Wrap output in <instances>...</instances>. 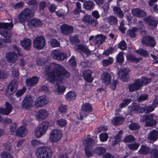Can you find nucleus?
Returning a JSON list of instances; mask_svg holds the SVG:
<instances>
[{
    "label": "nucleus",
    "mask_w": 158,
    "mask_h": 158,
    "mask_svg": "<svg viewBox=\"0 0 158 158\" xmlns=\"http://www.w3.org/2000/svg\"><path fill=\"white\" fill-rule=\"evenodd\" d=\"M24 5V3L23 2H21L16 4H13L12 6L15 9H19L22 8Z\"/></svg>",
    "instance_id": "obj_54"
},
{
    "label": "nucleus",
    "mask_w": 158,
    "mask_h": 158,
    "mask_svg": "<svg viewBox=\"0 0 158 158\" xmlns=\"http://www.w3.org/2000/svg\"><path fill=\"white\" fill-rule=\"evenodd\" d=\"M113 10L114 12H116V15L120 18H122L124 16V14L121 10L119 7L117 6L113 7Z\"/></svg>",
    "instance_id": "obj_37"
},
{
    "label": "nucleus",
    "mask_w": 158,
    "mask_h": 158,
    "mask_svg": "<svg viewBox=\"0 0 158 158\" xmlns=\"http://www.w3.org/2000/svg\"><path fill=\"white\" fill-rule=\"evenodd\" d=\"M84 143L86 145L85 147L91 148V146L94 144V141L92 139L88 138L85 140Z\"/></svg>",
    "instance_id": "obj_49"
},
{
    "label": "nucleus",
    "mask_w": 158,
    "mask_h": 158,
    "mask_svg": "<svg viewBox=\"0 0 158 158\" xmlns=\"http://www.w3.org/2000/svg\"><path fill=\"white\" fill-rule=\"evenodd\" d=\"M34 12L28 8H26L20 13L18 16L19 21L21 23L28 21L34 16Z\"/></svg>",
    "instance_id": "obj_3"
},
{
    "label": "nucleus",
    "mask_w": 158,
    "mask_h": 158,
    "mask_svg": "<svg viewBox=\"0 0 158 158\" xmlns=\"http://www.w3.org/2000/svg\"><path fill=\"white\" fill-rule=\"evenodd\" d=\"M113 59L112 57H109L107 59L103 60L102 61V65L106 67L112 64L113 62Z\"/></svg>",
    "instance_id": "obj_45"
},
{
    "label": "nucleus",
    "mask_w": 158,
    "mask_h": 158,
    "mask_svg": "<svg viewBox=\"0 0 158 158\" xmlns=\"http://www.w3.org/2000/svg\"><path fill=\"white\" fill-rule=\"evenodd\" d=\"M28 131L25 127L21 126L19 127L15 131V135L20 137H24L27 133Z\"/></svg>",
    "instance_id": "obj_20"
},
{
    "label": "nucleus",
    "mask_w": 158,
    "mask_h": 158,
    "mask_svg": "<svg viewBox=\"0 0 158 158\" xmlns=\"http://www.w3.org/2000/svg\"><path fill=\"white\" fill-rule=\"evenodd\" d=\"M129 108L131 111H134L137 113H143L144 112L143 107L140 106L139 104L131 106Z\"/></svg>",
    "instance_id": "obj_27"
},
{
    "label": "nucleus",
    "mask_w": 158,
    "mask_h": 158,
    "mask_svg": "<svg viewBox=\"0 0 158 158\" xmlns=\"http://www.w3.org/2000/svg\"><path fill=\"white\" fill-rule=\"evenodd\" d=\"M150 151V149L149 147L145 145H142L138 152L140 154L147 155L149 153Z\"/></svg>",
    "instance_id": "obj_31"
},
{
    "label": "nucleus",
    "mask_w": 158,
    "mask_h": 158,
    "mask_svg": "<svg viewBox=\"0 0 158 158\" xmlns=\"http://www.w3.org/2000/svg\"><path fill=\"white\" fill-rule=\"evenodd\" d=\"M156 116L153 114H150L148 115H143L140 118V122H145L146 127H152L156 125L157 121L155 119Z\"/></svg>",
    "instance_id": "obj_2"
},
{
    "label": "nucleus",
    "mask_w": 158,
    "mask_h": 158,
    "mask_svg": "<svg viewBox=\"0 0 158 158\" xmlns=\"http://www.w3.org/2000/svg\"><path fill=\"white\" fill-rule=\"evenodd\" d=\"M12 105L8 102L5 103V107H0V114L4 115L9 114L13 109Z\"/></svg>",
    "instance_id": "obj_16"
},
{
    "label": "nucleus",
    "mask_w": 158,
    "mask_h": 158,
    "mask_svg": "<svg viewBox=\"0 0 158 158\" xmlns=\"http://www.w3.org/2000/svg\"><path fill=\"white\" fill-rule=\"evenodd\" d=\"M85 155L87 157L93 156V150L91 148L85 147Z\"/></svg>",
    "instance_id": "obj_48"
},
{
    "label": "nucleus",
    "mask_w": 158,
    "mask_h": 158,
    "mask_svg": "<svg viewBox=\"0 0 158 158\" xmlns=\"http://www.w3.org/2000/svg\"><path fill=\"white\" fill-rule=\"evenodd\" d=\"M51 71L48 74V77L51 82L58 80L62 81L64 80V77L69 78L70 74L64 67L62 65L51 63L49 65H46L44 68V71Z\"/></svg>",
    "instance_id": "obj_1"
},
{
    "label": "nucleus",
    "mask_w": 158,
    "mask_h": 158,
    "mask_svg": "<svg viewBox=\"0 0 158 158\" xmlns=\"http://www.w3.org/2000/svg\"><path fill=\"white\" fill-rule=\"evenodd\" d=\"M131 102V99H125L123 101V102L119 105V106L121 108L123 107L127 106Z\"/></svg>",
    "instance_id": "obj_53"
},
{
    "label": "nucleus",
    "mask_w": 158,
    "mask_h": 158,
    "mask_svg": "<svg viewBox=\"0 0 158 158\" xmlns=\"http://www.w3.org/2000/svg\"><path fill=\"white\" fill-rule=\"evenodd\" d=\"M127 60L132 62H138L142 60V58H136L134 55L132 54L127 55Z\"/></svg>",
    "instance_id": "obj_39"
},
{
    "label": "nucleus",
    "mask_w": 158,
    "mask_h": 158,
    "mask_svg": "<svg viewBox=\"0 0 158 158\" xmlns=\"http://www.w3.org/2000/svg\"><path fill=\"white\" fill-rule=\"evenodd\" d=\"M48 123L47 121H44L40 125L35 131V135L36 138H40L44 134L47 129Z\"/></svg>",
    "instance_id": "obj_6"
},
{
    "label": "nucleus",
    "mask_w": 158,
    "mask_h": 158,
    "mask_svg": "<svg viewBox=\"0 0 158 158\" xmlns=\"http://www.w3.org/2000/svg\"><path fill=\"white\" fill-rule=\"evenodd\" d=\"M143 82L140 79H135L133 84L128 86L129 89H139L143 86Z\"/></svg>",
    "instance_id": "obj_22"
},
{
    "label": "nucleus",
    "mask_w": 158,
    "mask_h": 158,
    "mask_svg": "<svg viewBox=\"0 0 158 158\" xmlns=\"http://www.w3.org/2000/svg\"><path fill=\"white\" fill-rule=\"evenodd\" d=\"M92 111V107L89 103H86L82 104L81 111L80 113V118H79L82 120L83 118L87 116V113L91 112Z\"/></svg>",
    "instance_id": "obj_9"
},
{
    "label": "nucleus",
    "mask_w": 158,
    "mask_h": 158,
    "mask_svg": "<svg viewBox=\"0 0 158 158\" xmlns=\"http://www.w3.org/2000/svg\"><path fill=\"white\" fill-rule=\"evenodd\" d=\"M33 44L35 48L39 50H41L45 45V39L43 36L37 37L33 41Z\"/></svg>",
    "instance_id": "obj_7"
},
{
    "label": "nucleus",
    "mask_w": 158,
    "mask_h": 158,
    "mask_svg": "<svg viewBox=\"0 0 158 158\" xmlns=\"http://www.w3.org/2000/svg\"><path fill=\"white\" fill-rule=\"evenodd\" d=\"M39 78L37 76H34L31 78L27 79L26 80V85L29 87H32L37 84Z\"/></svg>",
    "instance_id": "obj_23"
},
{
    "label": "nucleus",
    "mask_w": 158,
    "mask_h": 158,
    "mask_svg": "<svg viewBox=\"0 0 158 158\" xmlns=\"http://www.w3.org/2000/svg\"><path fill=\"white\" fill-rule=\"evenodd\" d=\"M155 108L152 106H145L143 107L144 112L147 113H149L153 111Z\"/></svg>",
    "instance_id": "obj_58"
},
{
    "label": "nucleus",
    "mask_w": 158,
    "mask_h": 158,
    "mask_svg": "<svg viewBox=\"0 0 158 158\" xmlns=\"http://www.w3.org/2000/svg\"><path fill=\"white\" fill-rule=\"evenodd\" d=\"M129 71L130 70L129 69L125 68H121L118 71V76L123 81H126L129 78L128 73Z\"/></svg>",
    "instance_id": "obj_14"
},
{
    "label": "nucleus",
    "mask_w": 158,
    "mask_h": 158,
    "mask_svg": "<svg viewBox=\"0 0 158 158\" xmlns=\"http://www.w3.org/2000/svg\"><path fill=\"white\" fill-rule=\"evenodd\" d=\"M106 151V149L102 147H97L95 150V152L100 155H103Z\"/></svg>",
    "instance_id": "obj_44"
},
{
    "label": "nucleus",
    "mask_w": 158,
    "mask_h": 158,
    "mask_svg": "<svg viewBox=\"0 0 158 158\" xmlns=\"http://www.w3.org/2000/svg\"><path fill=\"white\" fill-rule=\"evenodd\" d=\"M33 102L32 97L31 95L26 96L22 101V106L23 108L28 109L31 108Z\"/></svg>",
    "instance_id": "obj_10"
},
{
    "label": "nucleus",
    "mask_w": 158,
    "mask_h": 158,
    "mask_svg": "<svg viewBox=\"0 0 158 158\" xmlns=\"http://www.w3.org/2000/svg\"><path fill=\"white\" fill-rule=\"evenodd\" d=\"M26 89H18L15 91V95L17 97L22 96L25 92Z\"/></svg>",
    "instance_id": "obj_59"
},
{
    "label": "nucleus",
    "mask_w": 158,
    "mask_h": 158,
    "mask_svg": "<svg viewBox=\"0 0 158 158\" xmlns=\"http://www.w3.org/2000/svg\"><path fill=\"white\" fill-rule=\"evenodd\" d=\"M124 119L123 118L118 117H115L111 121L112 124L114 125H118L121 124L124 121Z\"/></svg>",
    "instance_id": "obj_33"
},
{
    "label": "nucleus",
    "mask_w": 158,
    "mask_h": 158,
    "mask_svg": "<svg viewBox=\"0 0 158 158\" xmlns=\"http://www.w3.org/2000/svg\"><path fill=\"white\" fill-rule=\"evenodd\" d=\"M147 94H142L140 95L137 98V101L139 102L147 100L148 98Z\"/></svg>",
    "instance_id": "obj_56"
},
{
    "label": "nucleus",
    "mask_w": 158,
    "mask_h": 158,
    "mask_svg": "<svg viewBox=\"0 0 158 158\" xmlns=\"http://www.w3.org/2000/svg\"><path fill=\"white\" fill-rule=\"evenodd\" d=\"M2 158H13L12 156L8 152H4L1 153Z\"/></svg>",
    "instance_id": "obj_63"
},
{
    "label": "nucleus",
    "mask_w": 158,
    "mask_h": 158,
    "mask_svg": "<svg viewBox=\"0 0 158 158\" xmlns=\"http://www.w3.org/2000/svg\"><path fill=\"white\" fill-rule=\"evenodd\" d=\"M82 21L85 23L90 25L93 27H95L98 24V21L92 18L90 15H86L82 19Z\"/></svg>",
    "instance_id": "obj_13"
},
{
    "label": "nucleus",
    "mask_w": 158,
    "mask_h": 158,
    "mask_svg": "<svg viewBox=\"0 0 158 158\" xmlns=\"http://www.w3.org/2000/svg\"><path fill=\"white\" fill-rule=\"evenodd\" d=\"M129 127L130 129L132 130H137L140 128V125L136 123H131Z\"/></svg>",
    "instance_id": "obj_51"
},
{
    "label": "nucleus",
    "mask_w": 158,
    "mask_h": 158,
    "mask_svg": "<svg viewBox=\"0 0 158 158\" xmlns=\"http://www.w3.org/2000/svg\"><path fill=\"white\" fill-rule=\"evenodd\" d=\"M84 77L87 82H90L93 80V78L91 77V73L90 70H84L83 72Z\"/></svg>",
    "instance_id": "obj_30"
},
{
    "label": "nucleus",
    "mask_w": 158,
    "mask_h": 158,
    "mask_svg": "<svg viewBox=\"0 0 158 158\" xmlns=\"http://www.w3.org/2000/svg\"><path fill=\"white\" fill-rule=\"evenodd\" d=\"M48 113L44 109L39 110L36 115V117L38 119L42 120L45 119L48 116Z\"/></svg>",
    "instance_id": "obj_24"
},
{
    "label": "nucleus",
    "mask_w": 158,
    "mask_h": 158,
    "mask_svg": "<svg viewBox=\"0 0 158 158\" xmlns=\"http://www.w3.org/2000/svg\"><path fill=\"white\" fill-rule=\"evenodd\" d=\"M135 52L140 55L143 56L148 57L149 56V53L148 52L142 48H139L136 50Z\"/></svg>",
    "instance_id": "obj_41"
},
{
    "label": "nucleus",
    "mask_w": 158,
    "mask_h": 158,
    "mask_svg": "<svg viewBox=\"0 0 158 158\" xmlns=\"http://www.w3.org/2000/svg\"><path fill=\"white\" fill-rule=\"evenodd\" d=\"M101 78L103 83L106 85H108L110 84L111 81V76L108 73H104L102 75Z\"/></svg>",
    "instance_id": "obj_28"
},
{
    "label": "nucleus",
    "mask_w": 158,
    "mask_h": 158,
    "mask_svg": "<svg viewBox=\"0 0 158 158\" xmlns=\"http://www.w3.org/2000/svg\"><path fill=\"white\" fill-rule=\"evenodd\" d=\"M6 56L7 59L12 63L15 62L18 59L16 54L14 52L7 53L6 54Z\"/></svg>",
    "instance_id": "obj_25"
},
{
    "label": "nucleus",
    "mask_w": 158,
    "mask_h": 158,
    "mask_svg": "<svg viewBox=\"0 0 158 158\" xmlns=\"http://www.w3.org/2000/svg\"><path fill=\"white\" fill-rule=\"evenodd\" d=\"M100 139L102 142H105L107 140L108 138V135L106 133H102L100 135Z\"/></svg>",
    "instance_id": "obj_62"
},
{
    "label": "nucleus",
    "mask_w": 158,
    "mask_h": 158,
    "mask_svg": "<svg viewBox=\"0 0 158 158\" xmlns=\"http://www.w3.org/2000/svg\"><path fill=\"white\" fill-rule=\"evenodd\" d=\"M13 27V24L12 22L9 23H0L1 34L5 37L9 38L11 36L10 30Z\"/></svg>",
    "instance_id": "obj_4"
},
{
    "label": "nucleus",
    "mask_w": 158,
    "mask_h": 158,
    "mask_svg": "<svg viewBox=\"0 0 158 158\" xmlns=\"http://www.w3.org/2000/svg\"><path fill=\"white\" fill-rule=\"evenodd\" d=\"M62 136V132L59 129H54L50 134V139L53 142L59 141Z\"/></svg>",
    "instance_id": "obj_11"
},
{
    "label": "nucleus",
    "mask_w": 158,
    "mask_h": 158,
    "mask_svg": "<svg viewBox=\"0 0 158 158\" xmlns=\"http://www.w3.org/2000/svg\"><path fill=\"white\" fill-rule=\"evenodd\" d=\"M30 25L32 26L37 27L42 24L41 21L39 19H31L29 23Z\"/></svg>",
    "instance_id": "obj_34"
},
{
    "label": "nucleus",
    "mask_w": 158,
    "mask_h": 158,
    "mask_svg": "<svg viewBox=\"0 0 158 158\" xmlns=\"http://www.w3.org/2000/svg\"><path fill=\"white\" fill-rule=\"evenodd\" d=\"M143 21L148 25L150 29H153L157 27L158 23L157 20L151 16H149L144 19Z\"/></svg>",
    "instance_id": "obj_12"
},
{
    "label": "nucleus",
    "mask_w": 158,
    "mask_h": 158,
    "mask_svg": "<svg viewBox=\"0 0 158 158\" xmlns=\"http://www.w3.org/2000/svg\"><path fill=\"white\" fill-rule=\"evenodd\" d=\"M151 158H158V149L155 148L152 149L151 154Z\"/></svg>",
    "instance_id": "obj_55"
},
{
    "label": "nucleus",
    "mask_w": 158,
    "mask_h": 158,
    "mask_svg": "<svg viewBox=\"0 0 158 158\" xmlns=\"http://www.w3.org/2000/svg\"><path fill=\"white\" fill-rule=\"evenodd\" d=\"M143 45L154 47L156 45V42L154 38L150 35H146L143 36L141 40Z\"/></svg>",
    "instance_id": "obj_8"
},
{
    "label": "nucleus",
    "mask_w": 158,
    "mask_h": 158,
    "mask_svg": "<svg viewBox=\"0 0 158 158\" xmlns=\"http://www.w3.org/2000/svg\"><path fill=\"white\" fill-rule=\"evenodd\" d=\"M158 138V131L155 130H153L148 134V140L155 141Z\"/></svg>",
    "instance_id": "obj_26"
},
{
    "label": "nucleus",
    "mask_w": 158,
    "mask_h": 158,
    "mask_svg": "<svg viewBox=\"0 0 158 158\" xmlns=\"http://www.w3.org/2000/svg\"><path fill=\"white\" fill-rule=\"evenodd\" d=\"M20 44L22 47L26 50H30L31 48V41L27 38H24L23 40L21 41Z\"/></svg>",
    "instance_id": "obj_21"
},
{
    "label": "nucleus",
    "mask_w": 158,
    "mask_h": 158,
    "mask_svg": "<svg viewBox=\"0 0 158 158\" xmlns=\"http://www.w3.org/2000/svg\"><path fill=\"white\" fill-rule=\"evenodd\" d=\"M67 106L64 105H62L58 107L59 111L61 113H65L68 110Z\"/></svg>",
    "instance_id": "obj_61"
},
{
    "label": "nucleus",
    "mask_w": 158,
    "mask_h": 158,
    "mask_svg": "<svg viewBox=\"0 0 158 158\" xmlns=\"http://www.w3.org/2000/svg\"><path fill=\"white\" fill-rule=\"evenodd\" d=\"M56 122L57 124L61 127H64L67 125V120L64 118L59 119Z\"/></svg>",
    "instance_id": "obj_47"
},
{
    "label": "nucleus",
    "mask_w": 158,
    "mask_h": 158,
    "mask_svg": "<svg viewBox=\"0 0 158 158\" xmlns=\"http://www.w3.org/2000/svg\"><path fill=\"white\" fill-rule=\"evenodd\" d=\"M139 145V143H133L128 144L127 145V147L130 150H135L138 148Z\"/></svg>",
    "instance_id": "obj_52"
},
{
    "label": "nucleus",
    "mask_w": 158,
    "mask_h": 158,
    "mask_svg": "<svg viewBox=\"0 0 158 158\" xmlns=\"http://www.w3.org/2000/svg\"><path fill=\"white\" fill-rule=\"evenodd\" d=\"M37 156L42 158H50L52 156L50 148L47 146H42L37 148L35 152Z\"/></svg>",
    "instance_id": "obj_5"
},
{
    "label": "nucleus",
    "mask_w": 158,
    "mask_h": 158,
    "mask_svg": "<svg viewBox=\"0 0 158 158\" xmlns=\"http://www.w3.org/2000/svg\"><path fill=\"white\" fill-rule=\"evenodd\" d=\"M123 52H120L117 55L116 60L118 63H121L124 61V58L123 57Z\"/></svg>",
    "instance_id": "obj_50"
},
{
    "label": "nucleus",
    "mask_w": 158,
    "mask_h": 158,
    "mask_svg": "<svg viewBox=\"0 0 158 158\" xmlns=\"http://www.w3.org/2000/svg\"><path fill=\"white\" fill-rule=\"evenodd\" d=\"M106 39V37L105 36L102 34L98 35L95 36V40L96 41L95 44L100 45L105 42Z\"/></svg>",
    "instance_id": "obj_29"
},
{
    "label": "nucleus",
    "mask_w": 158,
    "mask_h": 158,
    "mask_svg": "<svg viewBox=\"0 0 158 158\" xmlns=\"http://www.w3.org/2000/svg\"><path fill=\"white\" fill-rule=\"evenodd\" d=\"M131 12L134 16L139 18H143L147 15L145 11L139 8L132 9Z\"/></svg>",
    "instance_id": "obj_18"
},
{
    "label": "nucleus",
    "mask_w": 158,
    "mask_h": 158,
    "mask_svg": "<svg viewBox=\"0 0 158 158\" xmlns=\"http://www.w3.org/2000/svg\"><path fill=\"white\" fill-rule=\"evenodd\" d=\"M83 6L85 9L89 10L93 8L94 6V3L93 1H88L84 2Z\"/></svg>",
    "instance_id": "obj_35"
},
{
    "label": "nucleus",
    "mask_w": 158,
    "mask_h": 158,
    "mask_svg": "<svg viewBox=\"0 0 158 158\" xmlns=\"http://www.w3.org/2000/svg\"><path fill=\"white\" fill-rule=\"evenodd\" d=\"M18 86V81L15 80H13L7 86V89H16Z\"/></svg>",
    "instance_id": "obj_42"
},
{
    "label": "nucleus",
    "mask_w": 158,
    "mask_h": 158,
    "mask_svg": "<svg viewBox=\"0 0 158 158\" xmlns=\"http://www.w3.org/2000/svg\"><path fill=\"white\" fill-rule=\"evenodd\" d=\"M60 53L61 52L59 50H54L51 53L52 58L53 59L57 60L61 59V58L59 57Z\"/></svg>",
    "instance_id": "obj_43"
},
{
    "label": "nucleus",
    "mask_w": 158,
    "mask_h": 158,
    "mask_svg": "<svg viewBox=\"0 0 158 158\" xmlns=\"http://www.w3.org/2000/svg\"><path fill=\"white\" fill-rule=\"evenodd\" d=\"M118 47L122 50H124L126 49L127 45L125 41L123 40L121 41L118 45Z\"/></svg>",
    "instance_id": "obj_64"
},
{
    "label": "nucleus",
    "mask_w": 158,
    "mask_h": 158,
    "mask_svg": "<svg viewBox=\"0 0 158 158\" xmlns=\"http://www.w3.org/2000/svg\"><path fill=\"white\" fill-rule=\"evenodd\" d=\"M76 98V95L75 92L72 91L69 92L67 94L65 97V98L66 99L69 100H75Z\"/></svg>",
    "instance_id": "obj_40"
},
{
    "label": "nucleus",
    "mask_w": 158,
    "mask_h": 158,
    "mask_svg": "<svg viewBox=\"0 0 158 158\" xmlns=\"http://www.w3.org/2000/svg\"><path fill=\"white\" fill-rule=\"evenodd\" d=\"M107 19L108 23L110 25H115L118 23L117 18L113 15L110 16Z\"/></svg>",
    "instance_id": "obj_36"
},
{
    "label": "nucleus",
    "mask_w": 158,
    "mask_h": 158,
    "mask_svg": "<svg viewBox=\"0 0 158 158\" xmlns=\"http://www.w3.org/2000/svg\"><path fill=\"white\" fill-rule=\"evenodd\" d=\"M73 30V26L66 24H63L60 27V31L61 33L65 35H68L72 33Z\"/></svg>",
    "instance_id": "obj_15"
},
{
    "label": "nucleus",
    "mask_w": 158,
    "mask_h": 158,
    "mask_svg": "<svg viewBox=\"0 0 158 158\" xmlns=\"http://www.w3.org/2000/svg\"><path fill=\"white\" fill-rule=\"evenodd\" d=\"M138 29L136 27H134L131 29L128 30L127 34L128 36L132 38H135L136 36L135 32L138 31Z\"/></svg>",
    "instance_id": "obj_38"
},
{
    "label": "nucleus",
    "mask_w": 158,
    "mask_h": 158,
    "mask_svg": "<svg viewBox=\"0 0 158 158\" xmlns=\"http://www.w3.org/2000/svg\"><path fill=\"white\" fill-rule=\"evenodd\" d=\"M123 133L122 130H120L118 131V134H117L114 137L112 141V145L113 146H114L117 143L120 141L122 137V135Z\"/></svg>",
    "instance_id": "obj_32"
},
{
    "label": "nucleus",
    "mask_w": 158,
    "mask_h": 158,
    "mask_svg": "<svg viewBox=\"0 0 158 158\" xmlns=\"http://www.w3.org/2000/svg\"><path fill=\"white\" fill-rule=\"evenodd\" d=\"M50 45L53 47H58L60 45V42L55 39H52L50 41Z\"/></svg>",
    "instance_id": "obj_57"
},
{
    "label": "nucleus",
    "mask_w": 158,
    "mask_h": 158,
    "mask_svg": "<svg viewBox=\"0 0 158 158\" xmlns=\"http://www.w3.org/2000/svg\"><path fill=\"white\" fill-rule=\"evenodd\" d=\"M135 140V138L131 135L126 136L123 139V141L126 143L133 142Z\"/></svg>",
    "instance_id": "obj_46"
},
{
    "label": "nucleus",
    "mask_w": 158,
    "mask_h": 158,
    "mask_svg": "<svg viewBox=\"0 0 158 158\" xmlns=\"http://www.w3.org/2000/svg\"><path fill=\"white\" fill-rule=\"evenodd\" d=\"M77 50L81 51L84 52L87 56H90L91 54V52L94 50V49L90 50L86 46L82 45H77ZM79 52H81L80 51Z\"/></svg>",
    "instance_id": "obj_19"
},
{
    "label": "nucleus",
    "mask_w": 158,
    "mask_h": 158,
    "mask_svg": "<svg viewBox=\"0 0 158 158\" xmlns=\"http://www.w3.org/2000/svg\"><path fill=\"white\" fill-rule=\"evenodd\" d=\"M48 103V99L45 96L39 97L36 100L35 104L37 106L42 107Z\"/></svg>",
    "instance_id": "obj_17"
},
{
    "label": "nucleus",
    "mask_w": 158,
    "mask_h": 158,
    "mask_svg": "<svg viewBox=\"0 0 158 158\" xmlns=\"http://www.w3.org/2000/svg\"><path fill=\"white\" fill-rule=\"evenodd\" d=\"M64 10L65 11L64 12H60L59 11H56V13L57 15L60 17H62L63 15L66 14L68 12L69 9L67 5H66V7L64 9Z\"/></svg>",
    "instance_id": "obj_60"
}]
</instances>
